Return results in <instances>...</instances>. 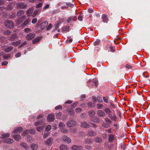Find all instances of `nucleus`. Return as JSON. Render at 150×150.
<instances>
[{
	"label": "nucleus",
	"instance_id": "nucleus-1",
	"mask_svg": "<svg viewBox=\"0 0 150 150\" xmlns=\"http://www.w3.org/2000/svg\"><path fill=\"white\" fill-rule=\"evenodd\" d=\"M4 24L6 28L11 29L13 27L14 23L11 20H7L5 21Z\"/></svg>",
	"mask_w": 150,
	"mask_h": 150
},
{
	"label": "nucleus",
	"instance_id": "nucleus-2",
	"mask_svg": "<svg viewBox=\"0 0 150 150\" xmlns=\"http://www.w3.org/2000/svg\"><path fill=\"white\" fill-rule=\"evenodd\" d=\"M16 6L18 8L24 9L27 7L26 4L23 2L18 3L16 4Z\"/></svg>",
	"mask_w": 150,
	"mask_h": 150
},
{
	"label": "nucleus",
	"instance_id": "nucleus-3",
	"mask_svg": "<svg viewBox=\"0 0 150 150\" xmlns=\"http://www.w3.org/2000/svg\"><path fill=\"white\" fill-rule=\"evenodd\" d=\"M91 82V87L94 88L95 87L97 88L98 85V81L97 79H93L92 80L89 81Z\"/></svg>",
	"mask_w": 150,
	"mask_h": 150
},
{
	"label": "nucleus",
	"instance_id": "nucleus-4",
	"mask_svg": "<svg viewBox=\"0 0 150 150\" xmlns=\"http://www.w3.org/2000/svg\"><path fill=\"white\" fill-rule=\"evenodd\" d=\"M77 20V17L76 16H71L68 18L67 22L68 23H70L72 21H75Z\"/></svg>",
	"mask_w": 150,
	"mask_h": 150
},
{
	"label": "nucleus",
	"instance_id": "nucleus-5",
	"mask_svg": "<svg viewBox=\"0 0 150 150\" xmlns=\"http://www.w3.org/2000/svg\"><path fill=\"white\" fill-rule=\"evenodd\" d=\"M53 141V138L52 137H50L45 141V143L46 145L50 146L52 145Z\"/></svg>",
	"mask_w": 150,
	"mask_h": 150
},
{
	"label": "nucleus",
	"instance_id": "nucleus-6",
	"mask_svg": "<svg viewBox=\"0 0 150 150\" xmlns=\"http://www.w3.org/2000/svg\"><path fill=\"white\" fill-rule=\"evenodd\" d=\"M76 122L74 120H70L68 121L67 123V125L69 127H73L76 125Z\"/></svg>",
	"mask_w": 150,
	"mask_h": 150
},
{
	"label": "nucleus",
	"instance_id": "nucleus-7",
	"mask_svg": "<svg viewBox=\"0 0 150 150\" xmlns=\"http://www.w3.org/2000/svg\"><path fill=\"white\" fill-rule=\"evenodd\" d=\"M17 38V35L16 33H14L8 37V40L10 41H12Z\"/></svg>",
	"mask_w": 150,
	"mask_h": 150
},
{
	"label": "nucleus",
	"instance_id": "nucleus-8",
	"mask_svg": "<svg viewBox=\"0 0 150 150\" xmlns=\"http://www.w3.org/2000/svg\"><path fill=\"white\" fill-rule=\"evenodd\" d=\"M48 24L47 22V21L43 22L40 25V28L42 30H43L46 28Z\"/></svg>",
	"mask_w": 150,
	"mask_h": 150
},
{
	"label": "nucleus",
	"instance_id": "nucleus-9",
	"mask_svg": "<svg viewBox=\"0 0 150 150\" xmlns=\"http://www.w3.org/2000/svg\"><path fill=\"white\" fill-rule=\"evenodd\" d=\"M88 114L90 117L91 120H92L95 115V111L93 110H89L88 112Z\"/></svg>",
	"mask_w": 150,
	"mask_h": 150
},
{
	"label": "nucleus",
	"instance_id": "nucleus-10",
	"mask_svg": "<svg viewBox=\"0 0 150 150\" xmlns=\"http://www.w3.org/2000/svg\"><path fill=\"white\" fill-rule=\"evenodd\" d=\"M35 34L30 33L26 36V38L28 40H30L33 39L35 37Z\"/></svg>",
	"mask_w": 150,
	"mask_h": 150
},
{
	"label": "nucleus",
	"instance_id": "nucleus-11",
	"mask_svg": "<svg viewBox=\"0 0 150 150\" xmlns=\"http://www.w3.org/2000/svg\"><path fill=\"white\" fill-rule=\"evenodd\" d=\"M47 118L49 121L52 122L54 119L55 116L54 114H51L47 115Z\"/></svg>",
	"mask_w": 150,
	"mask_h": 150
},
{
	"label": "nucleus",
	"instance_id": "nucleus-12",
	"mask_svg": "<svg viewBox=\"0 0 150 150\" xmlns=\"http://www.w3.org/2000/svg\"><path fill=\"white\" fill-rule=\"evenodd\" d=\"M101 18L103 21L104 23H107L109 21V18L105 14H103L101 16Z\"/></svg>",
	"mask_w": 150,
	"mask_h": 150
},
{
	"label": "nucleus",
	"instance_id": "nucleus-13",
	"mask_svg": "<svg viewBox=\"0 0 150 150\" xmlns=\"http://www.w3.org/2000/svg\"><path fill=\"white\" fill-rule=\"evenodd\" d=\"M26 18L25 16H23L19 18L17 20L16 23L18 24H20Z\"/></svg>",
	"mask_w": 150,
	"mask_h": 150
},
{
	"label": "nucleus",
	"instance_id": "nucleus-14",
	"mask_svg": "<svg viewBox=\"0 0 150 150\" xmlns=\"http://www.w3.org/2000/svg\"><path fill=\"white\" fill-rule=\"evenodd\" d=\"M45 121V120L44 119H42L38 120L37 122L34 123L35 125L36 126L41 125H42V123L44 122Z\"/></svg>",
	"mask_w": 150,
	"mask_h": 150
},
{
	"label": "nucleus",
	"instance_id": "nucleus-15",
	"mask_svg": "<svg viewBox=\"0 0 150 150\" xmlns=\"http://www.w3.org/2000/svg\"><path fill=\"white\" fill-rule=\"evenodd\" d=\"M82 127L85 128H90V125L86 122H83L81 125Z\"/></svg>",
	"mask_w": 150,
	"mask_h": 150
},
{
	"label": "nucleus",
	"instance_id": "nucleus-16",
	"mask_svg": "<svg viewBox=\"0 0 150 150\" xmlns=\"http://www.w3.org/2000/svg\"><path fill=\"white\" fill-rule=\"evenodd\" d=\"M98 115L100 117H103L105 116V114L103 111L101 110H98L97 111Z\"/></svg>",
	"mask_w": 150,
	"mask_h": 150
},
{
	"label": "nucleus",
	"instance_id": "nucleus-17",
	"mask_svg": "<svg viewBox=\"0 0 150 150\" xmlns=\"http://www.w3.org/2000/svg\"><path fill=\"white\" fill-rule=\"evenodd\" d=\"M71 149L72 150H80L83 149L81 146H78L76 145H73L72 146Z\"/></svg>",
	"mask_w": 150,
	"mask_h": 150
},
{
	"label": "nucleus",
	"instance_id": "nucleus-18",
	"mask_svg": "<svg viewBox=\"0 0 150 150\" xmlns=\"http://www.w3.org/2000/svg\"><path fill=\"white\" fill-rule=\"evenodd\" d=\"M3 142L4 143L11 144L13 142V140L10 138H7L6 139L4 140Z\"/></svg>",
	"mask_w": 150,
	"mask_h": 150
},
{
	"label": "nucleus",
	"instance_id": "nucleus-19",
	"mask_svg": "<svg viewBox=\"0 0 150 150\" xmlns=\"http://www.w3.org/2000/svg\"><path fill=\"white\" fill-rule=\"evenodd\" d=\"M88 135L91 137L96 136V132L92 130H90L88 132Z\"/></svg>",
	"mask_w": 150,
	"mask_h": 150
},
{
	"label": "nucleus",
	"instance_id": "nucleus-20",
	"mask_svg": "<svg viewBox=\"0 0 150 150\" xmlns=\"http://www.w3.org/2000/svg\"><path fill=\"white\" fill-rule=\"evenodd\" d=\"M62 139L64 141L67 143H70L71 141V139L67 136H63L62 137Z\"/></svg>",
	"mask_w": 150,
	"mask_h": 150
},
{
	"label": "nucleus",
	"instance_id": "nucleus-21",
	"mask_svg": "<svg viewBox=\"0 0 150 150\" xmlns=\"http://www.w3.org/2000/svg\"><path fill=\"white\" fill-rule=\"evenodd\" d=\"M41 39L40 37L35 38L32 41V43L33 44H35L38 42Z\"/></svg>",
	"mask_w": 150,
	"mask_h": 150
},
{
	"label": "nucleus",
	"instance_id": "nucleus-22",
	"mask_svg": "<svg viewBox=\"0 0 150 150\" xmlns=\"http://www.w3.org/2000/svg\"><path fill=\"white\" fill-rule=\"evenodd\" d=\"M23 130V128L21 127H18L15 129L13 132L14 133H19L21 132Z\"/></svg>",
	"mask_w": 150,
	"mask_h": 150
},
{
	"label": "nucleus",
	"instance_id": "nucleus-23",
	"mask_svg": "<svg viewBox=\"0 0 150 150\" xmlns=\"http://www.w3.org/2000/svg\"><path fill=\"white\" fill-rule=\"evenodd\" d=\"M31 20L29 18H28L23 23L21 26L22 27H24L26 26L27 24H28L30 21Z\"/></svg>",
	"mask_w": 150,
	"mask_h": 150
},
{
	"label": "nucleus",
	"instance_id": "nucleus-24",
	"mask_svg": "<svg viewBox=\"0 0 150 150\" xmlns=\"http://www.w3.org/2000/svg\"><path fill=\"white\" fill-rule=\"evenodd\" d=\"M92 120L93 122L96 123H100V120L97 117H94Z\"/></svg>",
	"mask_w": 150,
	"mask_h": 150
},
{
	"label": "nucleus",
	"instance_id": "nucleus-25",
	"mask_svg": "<svg viewBox=\"0 0 150 150\" xmlns=\"http://www.w3.org/2000/svg\"><path fill=\"white\" fill-rule=\"evenodd\" d=\"M34 8L33 7H32L29 8L27 11V14H28V16L30 14L32 13L33 11Z\"/></svg>",
	"mask_w": 150,
	"mask_h": 150
},
{
	"label": "nucleus",
	"instance_id": "nucleus-26",
	"mask_svg": "<svg viewBox=\"0 0 150 150\" xmlns=\"http://www.w3.org/2000/svg\"><path fill=\"white\" fill-rule=\"evenodd\" d=\"M93 142V139H86L84 141L85 143V144H89L91 143H92Z\"/></svg>",
	"mask_w": 150,
	"mask_h": 150
},
{
	"label": "nucleus",
	"instance_id": "nucleus-27",
	"mask_svg": "<svg viewBox=\"0 0 150 150\" xmlns=\"http://www.w3.org/2000/svg\"><path fill=\"white\" fill-rule=\"evenodd\" d=\"M95 141L96 142H97L98 143H100L102 142V139L101 138L98 137H97L95 138Z\"/></svg>",
	"mask_w": 150,
	"mask_h": 150
},
{
	"label": "nucleus",
	"instance_id": "nucleus-28",
	"mask_svg": "<svg viewBox=\"0 0 150 150\" xmlns=\"http://www.w3.org/2000/svg\"><path fill=\"white\" fill-rule=\"evenodd\" d=\"M10 136V134L9 133H3L1 134V139H4Z\"/></svg>",
	"mask_w": 150,
	"mask_h": 150
},
{
	"label": "nucleus",
	"instance_id": "nucleus-29",
	"mask_svg": "<svg viewBox=\"0 0 150 150\" xmlns=\"http://www.w3.org/2000/svg\"><path fill=\"white\" fill-rule=\"evenodd\" d=\"M20 145L22 147L26 149H28L29 148V146H28L26 144L24 143H21Z\"/></svg>",
	"mask_w": 150,
	"mask_h": 150
},
{
	"label": "nucleus",
	"instance_id": "nucleus-30",
	"mask_svg": "<svg viewBox=\"0 0 150 150\" xmlns=\"http://www.w3.org/2000/svg\"><path fill=\"white\" fill-rule=\"evenodd\" d=\"M31 147L33 150H36L38 148V145L37 144H32L31 145Z\"/></svg>",
	"mask_w": 150,
	"mask_h": 150
},
{
	"label": "nucleus",
	"instance_id": "nucleus-31",
	"mask_svg": "<svg viewBox=\"0 0 150 150\" xmlns=\"http://www.w3.org/2000/svg\"><path fill=\"white\" fill-rule=\"evenodd\" d=\"M13 137L17 141H19L21 139V137L20 135L18 134H15L13 135Z\"/></svg>",
	"mask_w": 150,
	"mask_h": 150
},
{
	"label": "nucleus",
	"instance_id": "nucleus-32",
	"mask_svg": "<svg viewBox=\"0 0 150 150\" xmlns=\"http://www.w3.org/2000/svg\"><path fill=\"white\" fill-rule=\"evenodd\" d=\"M24 13V11L23 10H20L18 11L16 14V16L18 17H20L21 15H23Z\"/></svg>",
	"mask_w": 150,
	"mask_h": 150
},
{
	"label": "nucleus",
	"instance_id": "nucleus-33",
	"mask_svg": "<svg viewBox=\"0 0 150 150\" xmlns=\"http://www.w3.org/2000/svg\"><path fill=\"white\" fill-rule=\"evenodd\" d=\"M13 49V47L12 46H10L7 47L5 49V52H11Z\"/></svg>",
	"mask_w": 150,
	"mask_h": 150
},
{
	"label": "nucleus",
	"instance_id": "nucleus-34",
	"mask_svg": "<svg viewBox=\"0 0 150 150\" xmlns=\"http://www.w3.org/2000/svg\"><path fill=\"white\" fill-rule=\"evenodd\" d=\"M21 41L18 40L15 42H13L11 43V44L13 46H17L21 43Z\"/></svg>",
	"mask_w": 150,
	"mask_h": 150
},
{
	"label": "nucleus",
	"instance_id": "nucleus-35",
	"mask_svg": "<svg viewBox=\"0 0 150 150\" xmlns=\"http://www.w3.org/2000/svg\"><path fill=\"white\" fill-rule=\"evenodd\" d=\"M109 117L111 118L112 120H113L116 121L117 120V118L115 116H112L111 113L110 114L108 115Z\"/></svg>",
	"mask_w": 150,
	"mask_h": 150
},
{
	"label": "nucleus",
	"instance_id": "nucleus-36",
	"mask_svg": "<svg viewBox=\"0 0 150 150\" xmlns=\"http://www.w3.org/2000/svg\"><path fill=\"white\" fill-rule=\"evenodd\" d=\"M8 16V17L11 19L15 18L16 17V14L13 12L10 13Z\"/></svg>",
	"mask_w": 150,
	"mask_h": 150
},
{
	"label": "nucleus",
	"instance_id": "nucleus-37",
	"mask_svg": "<svg viewBox=\"0 0 150 150\" xmlns=\"http://www.w3.org/2000/svg\"><path fill=\"white\" fill-rule=\"evenodd\" d=\"M59 148L61 150H68V149L64 145H61Z\"/></svg>",
	"mask_w": 150,
	"mask_h": 150
},
{
	"label": "nucleus",
	"instance_id": "nucleus-38",
	"mask_svg": "<svg viewBox=\"0 0 150 150\" xmlns=\"http://www.w3.org/2000/svg\"><path fill=\"white\" fill-rule=\"evenodd\" d=\"M105 112L107 113L109 115V114L112 113V112L110 109L109 108H106L104 110Z\"/></svg>",
	"mask_w": 150,
	"mask_h": 150
},
{
	"label": "nucleus",
	"instance_id": "nucleus-39",
	"mask_svg": "<svg viewBox=\"0 0 150 150\" xmlns=\"http://www.w3.org/2000/svg\"><path fill=\"white\" fill-rule=\"evenodd\" d=\"M70 27L68 26H66L64 27L62 29V31H68Z\"/></svg>",
	"mask_w": 150,
	"mask_h": 150
},
{
	"label": "nucleus",
	"instance_id": "nucleus-40",
	"mask_svg": "<svg viewBox=\"0 0 150 150\" xmlns=\"http://www.w3.org/2000/svg\"><path fill=\"white\" fill-rule=\"evenodd\" d=\"M61 24V22L59 21H57L54 25V27L55 28V30L58 28Z\"/></svg>",
	"mask_w": 150,
	"mask_h": 150
},
{
	"label": "nucleus",
	"instance_id": "nucleus-41",
	"mask_svg": "<svg viewBox=\"0 0 150 150\" xmlns=\"http://www.w3.org/2000/svg\"><path fill=\"white\" fill-rule=\"evenodd\" d=\"M114 140V136L110 134L109 136V140L110 142H112Z\"/></svg>",
	"mask_w": 150,
	"mask_h": 150
},
{
	"label": "nucleus",
	"instance_id": "nucleus-42",
	"mask_svg": "<svg viewBox=\"0 0 150 150\" xmlns=\"http://www.w3.org/2000/svg\"><path fill=\"white\" fill-rule=\"evenodd\" d=\"M6 9L8 10H12L13 9V4L10 3L6 7Z\"/></svg>",
	"mask_w": 150,
	"mask_h": 150
},
{
	"label": "nucleus",
	"instance_id": "nucleus-43",
	"mask_svg": "<svg viewBox=\"0 0 150 150\" xmlns=\"http://www.w3.org/2000/svg\"><path fill=\"white\" fill-rule=\"evenodd\" d=\"M44 129V126H40L38 127H37L36 128V129L37 131L38 132H41Z\"/></svg>",
	"mask_w": 150,
	"mask_h": 150
},
{
	"label": "nucleus",
	"instance_id": "nucleus-44",
	"mask_svg": "<svg viewBox=\"0 0 150 150\" xmlns=\"http://www.w3.org/2000/svg\"><path fill=\"white\" fill-rule=\"evenodd\" d=\"M109 98L108 96H107L106 97H105L104 96L103 97V101L106 103H108V98Z\"/></svg>",
	"mask_w": 150,
	"mask_h": 150
},
{
	"label": "nucleus",
	"instance_id": "nucleus-45",
	"mask_svg": "<svg viewBox=\"0 0 150 150\" xmlns=\"http://www.w3.org/2000/svg\"><path fill=\"white\" fill-rule=\"evenodd\" d=\"M67 112L69 115H73L74 114V112L72 110H68Z\"/></svg>",
	"mask_w": 150,
	"mask_h": 150
},
{
	"label": "nucleus",
	"instance_id": "nucleus-46",
	"mask_svg": "<svg viewBox=\"0 0 150 150\" xmlns=\"http://www.w3.org/2000/svg\"><path fill=\"white\" fill-rule=\"evenodd\" d=\"M56 118H57L58 119H60V118L61 115H62V113L60 112H59L57 113L56 114Z\"/></svg>",
	"mask_w": 150,
	"mask_h": 150
},
{
	"label": "nucleus",
	"instance_id": "nucleus-47",
	"mask_svg": "<svg viewBox=\"0 0 150 150\" xmlns=\"http://www.w3.org/2000/svg\"><path fill=\"white\" fill-rule=\"evenodd\" d=\"M51 129V126L50 125H48L45 129V130L47 132L50 131Z\"/></svg>",
	"mask_w": 150,
	"mask_h": 150
},
{
	"label": "nucleus",
	"instance_id": "nucleus-48",
	"mask_svg": "<svg viewBox=\"0 0 150 150\" xmlns=\"http://www.w3.org/2000/svg\"><path fill=\"white\" fill-rule=\"evenodd\" d=\"M79 103L77 101H76L74 103H73L71 105V107L72 108H74L76 107L77 105Z\"/></svg>",
	"mask_w": 150,
	"mask_h": 150
},
{
	"label": "nucleus",
	"instance_id": "nucleus-49",
	"mask_svg": "<svg viewBox=\"0 0 150 150\" xmlns=\"http://www.w3.org/2000/svg\"><path fill=\"white\" fill-rule=\"evenodd\" d=\"M105 121L107 123L111 124L112 122L107 117L105 119Z\"/></svg>",
	"mask_w": 150,
	"mask_h": 150
},
{
	"label": "nucleus",
	"instance_id": "nucleus-50",
	"mask_svg": "<svg viewBox=\"0 0 150 150\" xmlns=\"http://www.w3.org/2000/svg\"><path fill=\"white\" fill-rule=\"evenodd\" d=\"M125 67L128 69H131L132 70V67L131 65H129L128 64H127L125 66Z\"/></svg>",
	"mask_w": 150,
	"mask_h": 150
},
{
	"label": "nucleus",
	"instance_id": "nucleus-51",
	"mask_svg": "<svg viewBox=\"0 0 150 150\" xmlns=\"http://www.w3.org/2000/svg\"><path fill=\"white\" fill-rule=\"evenodd\" d=\"M29 132L30 134H34L36 132V131L34 129H32L29 130Z\"/></svg>",
	"mask_w": 150,
	"mask_h": 150
},
{
	"label": "nucleus",
	"instance_id": "nucleus-52",
	"mask_svg": "<svg viewBox=\"0 0 150 150\" xmlns=\"http://www.w3.org/2000/svg\"><path fill=\"white\" fill-rule=\"evenodd\" d=\"M97 108L98 109H101L103 107V105L100 103H99L97 104Z\"/></svg>",
	"mask_w": 150,
	"mask_h": 150
},
{
	"label": "nucleus",
	"instance_id": "nucleus-53",
	"mask_svg": "<svg viewBox=\"0 0 150 150\" xmlns=\"http://www.w3.org/2000/svg\"><path fill=\"white\" fill-rule=\"evenodd\" d=\"M27 44V43L25 41H24L18 47V48H20L21 47H23L25 45H26Z\"/></svg>",
	"mask_w": 150,
	"mask_h": 150
},
{
	"label": "nucleus",
	"instance_id": "nucleus-54",
	"mask_svg": "<svg viewBox=\"0 0 150 150\" xmlns=\"http://www.w3.org/2000/svg\"><path fill=\"white\" fill-rule=\"evenodd\" d=\"M125 145L124 142H122L121 144V149L124 150L125 149Z\"/></svg>",
	"mask_w": 150,
	"mask_h": 150
},
{
	"label": "nucleus",
	"instance_id": "nucleus-55",
	"mask_svg": "<svg viewBox=\"0 0 150 150\" xmlns=\"http://www.w3.org/2000/svg\"><path fill=\"white\" fill-rule=\"evenodd\" d=\"M3 58L5 59H8L10 58L11 56L10 54H6L3 56Z\"/></svg>",
	"mask_w": 150,
	"mask_h": 150
},
{
	"label": "nucleus",
	"instance_id": "nucleus-56",
	"mask_svg": "<svg viewBox=\"0 0 150 150\" xmlns=\"http://www.w3.org/2000/svg\"><path fill=\"white\" fill-rule=\"evenodd\" d=\"M66 4L71 8H72L74 6V4L69 2L66 3Z\"/></svg>",
	"mask_w": 150,
	"mask_h": 150
},
{
	"label": "nucleus",
	"instance_id": "nucleus-57",
	"mask_svg": "<svg viewBox=\"0 0 150 150\" xmlns=\"http://www.w3.org/2000/svg\"><path fill=\"white\" fill-rule=\"evenodd\" d=\"M42 3H39V4H37L36 6L37 8H40V9L42 8Z\"/></svg>",
	"mask_w": 150,
	"mask_h": 150
},
{
	"label": "nucleus",
	"instance_id": "nucleus-58",
	"mask_svg": "<svg viewBox=\"0 0 150 150\" xmlns=\"http://www.w3.org/2000/svg\"><path fill=\"white\" fill-rule=\"evenodd\" d=\"M4 33L6 35H10L11 33V32L9 30H7L6 31H5Z\"/></svg>",
	"mask_w": 150,
	"mask_h": 150
},
{
	"label": "nucleus",
	"instance_id": "nucleus-59",
	"mask_svg": "<svg viewBox=\"0 0 150 150\" xmlns=\"http://www.w3.org/2000/svg\"><path fill=\"white\" fill-rule=\"evenodd\" d=\"M88 107H91L93 106L94 103L92 102H89L88 103Z\"/></svg>",
	"mask_w": 150,
	"mask_h": 150
},
{
	"label": "nucleus",
	"instance_id": "nucleus-60",
	"mask_svg": "<svg viewBox=\"0 0 150 150\" xmlns=\"http://www.w3.org/2000/svg\"><path fill=\"white\" fill-rule=\"evenodd\" d=\"M40 11V9H37L35 10L34 11V14L35 15H37Z\"/></svg>",
	"mask_w": 150,
	"mask_h": 150
},
{
	"label": "nucleus",
	"instance_id": "nucleus-61",
	"mask_svg": "<svg viewBox=\"0 0 150 150\" xmlns=\"http://www.w3.org/2000/svg\"><path fill=\"white\" fill-rule=\"evenodd\" d=\"M62 109V105H59L58 106H56L55 108V109L56 110H58L59 109Z\"/></svg>",
	"mask_w": 150,
	"mask_h": 150
},
{
	"label": "nucleus",
	"instance_id": "nucleus-62",
	"mask_svg": "<svg viewBox=\"0 0 150 150\" xmlns=\"http://www.w3.org/2000/svg\"><path fill=\"white\" fill-rule=\"evenodd\" d=\"M82 111V109L80 108H77L76 109L75 111L77 113H80Z\"/></svg>",
	"mask_w": 150,
	"mask_h": 150
},
{
	"label": "nucleus",
	"instance_id": "nucleus-63",
	"mask_svg": "<svg viewBox=\"0 0 150 150\" xmlns=\"http://www.w3.org/2000/svg\"><path fill=\"white\" fill-rule=\"evenodd\" d=\"M61 131L62 132H63L64 133H67L68 132V130L67 129H65L64 128H61Z\"/></svg>",
	"mask_w": 150,
	"mask_h": 150
},
{
	"label": "nucleus",
	"instance_id": "nucleus-64",
	"mask_svg": "<svg viewBox=\"0 0 150 150\" xmlns=\"http://www.w3.org/2000/svg\"><path fill=\"white\" fill-rule=\"evenodd\" d=\"M59 126L61 129L63 128L64 126V124L63 123L61 122L59 124Z\"/></svg>",
	"mask_w": 150,
	"mask_h": 150
}]
</instances>
